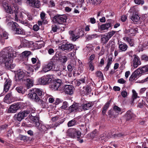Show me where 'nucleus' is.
<instances>
[{"label":"nucleus","instance_id":"f257e3e1","mask_svg":"<svg viewBox=\"0 0 148 148\" xmlns=\"http://www.w3.org/2000/svg\"><path fill=\"white\" fill-rule=\"evenodd\" d=\"M16 56V52L10 47L4 49L0 52V62L4 63L6 67L9 69H13L15 66L12 63V59Z\"/></svg>","mask_w":148,"mask_h":148},{"label":"nucleus","instance_id":"f03ea898","mask_svg":"<svg viewBox=\"0 0 148 148\" xmlns=\"http://www.w3.org/2000/svg\"><path fill=\"white\" fill-rule=\"evenodd\" d=\"M53 76L52 75H44L38 79L39 84L43 85H47L50 84L49 87L53 90H56L59 88L62 82L60 79H52Z\"/></svg>","mask_w":148,"mask_h":148},{"label":"nucleus","instance_id":"7ed1b4c3","mask_svg":"<svg viewBox=\"0 0 148 148\" xmlns=\"http://www.w3.org/2000/svg\"><path fill=\"white\" fill-rule=\"evenodd\" d=\"M3 7L4 8L5 11L10 14H12L14 16L16 20H18V19L22 18L23 17L22 12L19 10L18 6L14 5L12 6L9 5V4L6 2L3 3Z\"/></svg>","mask_w":148,"mask_h":148},{"label":"nucleus","instance_id":"20e7f679","mask_svg":"<svg viewBox=\"0 0 148 148\" xmlns=\"http://www.w3.org/2000/svg\"><path fill=\"white\" fill-rule=\"evenodd\" d=\"M30 99L34 101H38L40 99H42L44 94L40 89L34 88L31 91V92L28 95Z\"/></svg>","mask_w":148,"mask_h":148},{"label":"nucleus","instance_id":"39448f33","mask_svg":"<svg viewBox=\"0 0 148 148\" xmlns=\"http://www.w3.org/2000/svg\"><path fill=\"white\" fill-rule=\"evenodd\" d=\"M28 76L26 75V71L25 72L22 70L20 69L17 71V73L15 75V81L17 82H22Z\"/></svg>","mask_w":148,"mask_h":148},{"label":"nucleus","instance_id":"423d86ee","mask_svg":"<svg viewBox=\"0 0 148 148\" xmlns=\"http://www.w3.org/2000/svg\"><path fill=\"white\" fill-rule=\"evenodd\" d=\"M66 17L65 15L57 14L53 18L52 20L54 22L59 24H62L66 22Z\"/></svg>","mask_w":148,"mask_h":148},{"label":"nucleus","instance_id":"0eeeda50","mask_svg":"<svg viewBox=\"0 0 148 148\" xmlns=\"http://www.w3.org/2000/svg\"><path fill=\"white\" fill-rule=\"evenodd\" d=\"M23 1L33 8H39L41 5L40 2L38 0H23Z\"/></svg>","mask_w":148,"mask_h":148},{"label":"nucleus","instance_id":"6e6552de","mask_svg":"<svg viewBox=\"0 0 148 148\" xmlns=\"http://www.w3.org/2000/svg\"><path fill=\"white\" fill-rule=\"evenodd\" d=\"M22 103L21 102L15 103L11 105L9 108L8 112L10 113H15L21 108Z\"/></svg>","mask_w":148,"mask_h":148},{"label":"nucleus","instance_id":"1a4fd4ad","mask_svg":"<svg viewBox=\"0 0 148 148\" xmlns=\"http://www.w3.org/2000/svg\"><path fill=\"white\" fill-rule=\"evenodd\" d=\"M111 20V19L110 20V21H107V23L106 24L99 23L98 24V29L100 31L108 30L109 28L112 27V24L110 22Z\"/></svg>","mask_w":148,"mask_h":148},{"label":"nucleus","instance_id":"9d476101","mask_svg":"<svg viewBox=\"0 0 148 148\" xmlns=\"http://www.w3.org/2000/svg\"><path fill=\"white\" fill-rule=\"evenodd\" d=\"M59 47L62 51L68 52L71 51L74 49V47L73 44L67 43L65 44L62 45Z\"/></svg>","mask_w":148,"mask_h":148},{"label":"nucleus","instance_id":"9b49d317","mask_svg":"<svg viewBox=\"0 0 148 148\" xmlns=\"http://www.w3.org/2000/svg\"><path fill=\"white\" fill-rule=\"evenodd\" d=\"M26 116L25 114L23 111L15 114L13 117L14 120L20 122Z\"/></svg>","mask_w":148,"mask_h":148},{"label":"nucleus","instance_id":"f8f14e48","mask_svg":"<svg viewBox=\"0 0 148 148\" xmlns=\"http://www.w3.org/2000/svg\"><path fill=\"white\" fill-rule=\"evenodd\" d=\"M138 29L137 28L131 27L128 29H125L124 33L130 36H134L138 32Z\"/></svg>","mask_w":148,"mask_h":148},{"label":"nucleus","instance_id":"ddd939ff","mask_svg":"<svg viewBox=\"0 0 148 148\" xmlns=\"http://www.w3.org/2000/svg\"><path fill=\"white\" fill-rule=\"evenodd\" d=\"M47 97H43L42 99H40L38 101H35L39 104L41 107L44 108H47L48 107V105L47 103Z\"/></svg>","mask_w":148,"mask_h":148},{"label":"nucleus","instance_id":"4468645a","mask_svg":"<svg viewBox=\"0 0 148 148\" xmlns=\"http://www.w3.org/2000/svg\"><path fill=\"white\" fill-rule=\"evenodd\" d=\"M8 33L5 31L0 32V43L2 45L4 44L5 40L8 38Z\"/></svg>","mask_w":148,"mask_h":148},{"label":"nucleus","instance_id":"2eb2a0df","mask_svg":"<svg viewBox=\"0 0 148 148\" xmlns=\"http://www.w3.org/2000/svg\"><path fill=\"white\" fill-rule=\"evenodd\" d=\"M7 25L8 26L11 27V29L14 32L21 27L17 23L12 21L9 22Z\"/></svg>","mask_w":148,"mask_h":148},{"label":"nucleus","instance_id":"dca6fc26","mask_svg":"<svg viewBox=\"0 0 148 148\" xmlns=\"http://www.w3.org/2000/svg\"><path fill=\"white\" fill-rule=\"evenodd\" d=\"M25 80H24L22 82L25 84L27 88H29L33 85V81L32 79L29 77L28 76Z\"/></svg>","mask_w":148,"mask_h":148},{"label":"nucleus","instance_id":"f3484780","mask_svg":"<svg viewBox=\"0 0 148 148\" xmlns=\"http://www.w3.org/2000/svg\"><path fill=\"white\" fill-rule=\"evenodd\" d=\"M74 88L71 85H66L65 86L64 91L66 94L72 95L73 93Z\"/></svg>","mask_w":148,"mask_h":148},{"label":"nucleus","instance_id":"a211bd4d","mask_svg":"<svg viewBox=\"0 0 148 148\" xmlns=\"http://www.w3.org/2000/svg\"><path fill=\"white\" fill-rule=\"evenodd\" d=\"M134 58L133 60V66L134 67L137 68L138 66L141 64L140 58L137 55H134Z\"/></svg>","mask_w":148,"mask_h":148},{"label":"nucleus","instance_id":"6ab92c4d","mask_svg":"<svg viewBox=\"0 0 148 148\" xmlns=\"http://www.w3.org/2000/svg\"><path fill=\"white\" fill-rule=\"evenodd\" d=\"M54 66L50 62H49L47 64L45 65L43 67V70L45 72H48L52 69L54 71L56 70L54 69H53V67Z\"/></svg>","mask_w":148,"mask_h":148},{"label":"nucleus","instance_id":"aec40b11","mask_svg":"<svg viewBox=\"0 0 148 148\" xmlns=\"http://www.w3.org/2000/svg\"><path fill=\"white\" fill-rule=\"evenodd\" d=\"M36 110L35 108L32 106H29L27 107L26 110L23 111L26 116H27L29 114V116L30 114L32 115V113H34L35 112Z\"/></svg>","mask_w":148,"mask_h":148},{"label":"nucleus","instance_id":"412c9836","mask_svg":"<svg viewBox=\"0 0 148 148\" xmlns=\"http://www.w3.org/2000/svg\"><path fill=\"white\" fill-rule=\"evenodd\" d=\"M12 81L10 79H6L4 83V90L5 92L8 91L11 85Z\"/></svg>","mask_w":148,"mask_h":148},{"label":"nucleus","instance_id":"4be33fe9","mask_svg":"<svg viewBox=\"0 0 148 148\" xmlns=\"http://www.w3.org/2000/svg\"><path fill=\"white\" fill-rule=\"evenodd\" d=\"M29 118L33 121L36 126L38 127L40 126V123L39 122V118L38 115L32 116L31 115Z\"/></svg>","mask_w":148,"mask_h":148},{"label":"nucleus","instance_id":"5701e85b","mask_svg":"<svg viewBox=\"0 0 148 148\" xmlns=\"http://www.w3.org/2000/svg\"><path fill=\"white\" fill-rule=\"evenodd\" d=\"M31 52L29 51H25L21 54V57L22 59L24 61H27L28 60V56L31 54Z\"/></svg>","mask_w":148,"mask_h":148},{"label":"nucleus","instance_id":"b1692460","mask_svg":"<svg viewBox=\"0 0 148 148\" xmlns=\"http://www.w3.org/2000/svg\"><path fill=\"white\" fill-rule=\"evenodd\" d=\"M78 106L76 104H73L67 108V110L69 113L76 112L78 110Z\"/></svg>","mask_w":148,"mask_h":148},{"label":"nucleus","instance_id":"393cba45","mask_svg":"<svg viewBox=\"0 0 148 148\" xmlns=\"http://www.w3.org/2000/svg\"><path fill=\"white\" fill-rule=\"evenodd\" d=\"M134 114L131 110H128L125 114L126 121H129L135 117Z\"/></svg>","mask_w":148,"mask_h":148},{"label":"nucleus","instance_id":"a878e982","mask_svg":"<svg viewBox=\"0 0 148 148\" xmlns=\"http://www.w3.org/2000/svg\"><path fill=\"white\" fill-rule=\"evenodd\" d=\"M58 52H56L55 55L52 57V59L50 61V62L54 66V65L57 64L58 62L59 58L57 56V55H58Z\"/></svg>","mask_w":148,"mask_h":148},{"label":"nucleus","instance_id":"bb28decb","mask_svg":"<svg viewBox=\"0 0 148 148\" xmlns=\"http://www.w3.org/2000/svg\"><path fill=\"white\" fill-rule=\"evenodd\" d=\"M111 99H110L104 105L102 110V113L103 115L104 116L106 114V112L111 103Z\"/></svg>","mask_w":148,"mask_h":148},{"label":"nucleus","instance_id":"cd10ccee","mask_svg":"<svg viewBox=\"0 0 148 148\" xmlns=\"http://www.w3.org/2000/svg\"><path fill=\"white\" fill-rule=\"evenodd\" d=\"M69 33L70 35V38L72 41H75L77 39H78L80 37L79 35L76 36L74 34V31H69Z\"/></svg>","mask_w":148,"mask_h":148},{"label":"nucleus","instance_id":"c85d7f7f","mask_svg":"<svg viewBox=\"0 0 148 148\" xmlns=\"http://www.w3.org/2000/svg\"><path fill=\"white\" fill-rule=\"evenodd\" d=\"M119 45V48L120 51H125L127 50L128 46L125 43L122 42L121 44Z\"/></svg>","mask_w":148,"mask_h":148},{"label":"nucleus","instance_id":"c756f323","mask_svg":"<svg viewBox=\"0 0 148 148\" xmlns=\"http://www.w3.org/2000/svg\"><path fill=\"white\" fill-rule=\"evenodd\" d=\"M93 86V84L91 82H90L89 83H88V84L86 85L85 89L86 94H90L92 90L91 86Z\"/></svg>","mask_w":148,"mask_h":148},{"label":"nucleus","instance_id":"7c9ffc66","mask_svg":"<svg viewBox=\"0 0 148 148\" xmlns=\"http://www.w3.org/2000/svg\"><path fill=\"white\" fill-rule=\"evenodd\" d=\"M130 18L133 21L137 22L139 20L140 17L138 14L134 12L130 16Z\"/></svg>","mask_w":148,"mask_h":148},{"label":"nucleus","instance_id":"2f4dec72","mask_svg":"<svg viewBox=\"0 0 148 148\" xmlns=\"http://www.w3.org/2000/svg\"><path fill=\"white\" fill-rule=\"evenodd\" d=\"M51 120L53 122H59L61 120H64V122L65 121V118L62 119L60 115H57L51 118Z\"/></svg>","mask_w":148,"mask_h":148},{"label":"nucleus","instance_id":"473e14b6","mask_svg":"<svg viewBox=\"0 0 148 148\" xmlns=\"http://www.w3.org/2000/svg\"><path fill=\"white\" fill-rule=\"evenodd\" d=\"M64 120H61L59 122H56L55 123L50 124L49 125V127H48V129H49V128L50 129L57 127L60 124L64 122Z\"/></svg>","mask_w":148,"mask_h":148},{"label":"nucleus","instance_id":"72a5a7b5","mask_svg":"<svg viewBox=\"0 0 148 148\" xmlns=\"http://www.w3.org/2000/svg\"><path fill=\"white\" fill-rule=\"evenodd\" d=\"M93 105V104H92L91 102H89L83 104L82 105V108H83V110L85 111L89 109Z\"/></svg>","mask_w":148,"mask_h":148},{"label":"nucleus","instance_id":"f704fd0d","mask_svg":"<svg viewBox=\"0 0 148 148\" xmlns=\"http://www.w3.org/2000/svg\"><path fill=\"white\" fill-rule=\"evenodd\" d=\"M98 35L96 34L87 35L86 36V40L89 41L97 38Z\"/></svg>","mask_w":148,"mask_h":148},{"label":"nucleus","instance_id":"c9c22d12","mask_svg":"<svg viewBox=\"0 0 148 148\" xmlns=\"http://www.w3.org/2000/svg\"><path fill=\"white\" fill-rule=\"evenodd\" d=\"M77 121L75 120V119H73L68 123L67 125L68 127H69L77 125Z\"/></svg>","mask_w":148,"mask_h":148},{"label":"nucleus","instance_id":"e433bc0d","mask_svg":"<svg viewBox=\"0 0 148 148\" xmlns=\"http://www.w3.org/2000/svg\"><path fill=\"white\" fill-rule=\"evenodd\" d=\"M95 76L100 79L102 81L104 80L103 74L101 71H97L95 72Z\"/></svg>","mask_w":148,"mask_h":148},{"label":"nucleus","instance_id":"4c0bfd02","mask_svg":"<svg viewBox=\"0 0 148 148\" xmlns=\"http://www.w3.org/2000/svg\"><path fill=\"white\" fill-rule=\"evenodd\" d=\"M20 138L21 140L23 141L24 142H28L31 140L30 138L27 136L21 135L20 136Z\"/></svg>","mask_w":148,"mask_h":148},{"label":"nucleus","instance_id":"58836bf2","mask_svg":"<svg viewBox=\"0 0 148 148\" xmlns=\"http://www.w3.org/2000/svg\"><path fill=\"white\" fill-rule=\"evenodd\" d=\"M115 112L113 110H110L108 112V114L109 117L114 118L116 117V115L115 114Z\"/></svg>","mask_w":148,"mask_h":148},{"label":"nucleus","instance_id":"ea45409f","mask_svg":"<svg viewBox=\"0 0 148 148\" xmlns=\"http://www.w3.org/2000/svg\"><path fill=\"white\" fill-rule=\"evenodd\" d=\"M140 68H138L134 71L133 72L137 78L140 77L143 74L142 72H141V71H140Z\"/></svg>","mask_w":148,"mask_h":148},{"label":"nucleus","instance_id":"a19ab883","mask_svg":"<svg viewBox=\"0 0 148 148\" xmlns=\"http://www.w3.org/2000/svg\"><path fill=\"white\" fill-rule=\"evenodd\" d=\"M16 90L19 93H21L24 94L25 92V89L22 86L17 87L16 88Z\"/></svg>","mask_w":148,"mask_h":148},{"label":"nucleus","instance_id":"79ce46f5","mask_svg":"<svg viewBox=\"0 0 148 148\" xmlns=\"http://www.w3.org/2000/svg\"><path fill=\"white\" fill-rule=\"evenodd\" d=\"M124 40H126L127 42L129 43L130 46H133L134 45V43L133 40L128 37H125L124 38Z\"/></svg>","mask_w":148,"mask_h":148},{"label":"nucleus","instance_id":"37998d69","mask_svg":"<svg viewBox=\"0 0 148 148\" xmlns=\"http://www.w3.org/2000/svg\"><path fill=\"white\" fill-rule=\"evenodd\" d=\"M79 80L80 81V83H81V84H88L89 81L87 80V77L84 76V77H82L80 78Z\"/></svg>","mask_w":148,"mask_h":148},{"label":"nucleus","instance_id":"c03bdc74","mask_svg":"<svg viewBox=\"0 0 148 148\" xmlns=\"http://www.w3.org/2000/svg\"><path fill=\"white\" fill-rule=\"evenodd\" d=\"M139 68L140 69V71L143 74L146 72H148V65H146L142 67H140Z\"/></svg>","mask_w":148,"mask_h":148},{"label":"nucleus","instance_id":"a18cd8bd","mask_svg":"<svg viewBox=\"0 0 148 148\" xmlns=\"http://www.w3.org/2000/svg\"><path fill=\"white\" fill-rule=\"evenodd\" d=\"M69 106L68 103L66 101H64L63 102L62 105L61 107V108L62 110H67V109L68 108Z\"/></svg>","mask_w":148,"mask_h":148},{"label":"nucleus","instance_id":"49530a36","mask_svg":"<svg viewBox=\"0 0 148 148\" xmlns=\"http://www.w3.org/2000/svg\"><path fill=\"white\" fill-rule=\"evenodd\" d=\"M75 138H77V140H80L81 136V133L79 131H75L74 132Z\"/></svg>","mask_w":148,"mask_h":148},{"label":"nucleus","instance_id":"de8ad7c7","mask_svg":"<svg viewBox=\"0 0 148 148\" xmlns=\"http://www.w3.org/2000/svg\"><path fill=\"white\" fill-rule=\"evenodd\" d=\"M14 33L15 34L23 35L24 34V32L23 31V29L20 27Z\"/></svg>","mask_w":148,"mask_h":148},{"label":"nucleus","instance_id":"09e8293b","mask_svg":"<svg viewBox=\"0 0 148 148\" xmlns=\"http://www.w3.org/2000/svg\"><path fill=\"white\" fill-rule=\"evenodd\" d=\"M113 110L118 114L121 111V109L116 105H115L114 106Z\"/></svg>","mask_w":148,"mask_h":148},{"label":"nucleus","instance_id":"8fccbe9b","mask_svg":"<svg viewBox=\"0 0 148 148\" xmlns=\"http://www.w3.org/2000/svg\"><path fill=\"white\" fill-rule=\"evenodd\" d=\"M26 69L27 70V71H26L27 74H30V73H33L34 70L33 68L32 67H31L29 66H27L26 67Z\"/></svg>","mask_w":148,"mask_h":148},{"label":"nucleus","instance_id":"3c124183","mask_svg":"<svg viewBox=\"0 0 148 148\" xmlns=\"http://www.w3.org/2000/svg\"><path fill=\"white\" fill-rule=\"evenodd\" d=\"M90 1L93 5H97L100 4L101 1V0H90Z\"/></svg>","mask_w":148,"mask_h":148},{"label":"nucleus","instance_id":"603ef678","mask_svg":"<svg viewBox=\"0 0 148 148\" xmlns=\"http://www.w3.org/2000/svg\"><path fill=\"white\" fill-rule=\"evenodd\" d=\"M101 39L103 43L105 44H106L110 39L106 35H104V36L102 37Z\"/></svg>","mask_w":148,"mask_h":148},{"label":"nucleus","instance_id":"864d4df0","mask_svg":"<svg viewBox=\"0 0 148 148\" xmlns=\"http://www.w3.org/2000/svg\"><path fill=\"white\" fill-rule=\"evenodd\" d=\"M10 125L9 123L5 124L0 126V129L1 130H6L7 128Z\"/></svg>","mask_w":148,"mask_h":148},{"label":"nucleus","instance_id":"5fc2aeb1","mask_svg":"<svg viewBox=\"0 0 148 148\" xmlns=\"http://www.w3.org/2000/svg\"><path fill=\"white\" fill-rule=\"evenodd\" d=\"M133 95L132 97V103L134 102V100L136 99L137 97H138L137 95V93L134 90H133Z\"/></svg>","mask_w":148,"mask_h":148},{"label":"nucleus","instance_id":"6e6d98bb","mask_svg":"<svg viewBox=\"0 0 148 148\" xmlns=\"http://www.w3.org/2000/svg\"><path fill=\"white\" fill-rule=\"evenodd\" d=\"M116 32V31L112 30L111 32H108L106 35L108 37V38L110 39L115 34Z\"/></svg>","mask_w":148,"mask_h":148},{"label":"nucleus","instance_id":"4d7b16f0","mask_svg":"<svg viewBox=\"0 0 148 148\" xmlns=\"http://www.w3.org/2000/svg\"><path fill=\"white\" fill-rule=\"evenodd\" d=\"M40 62L38 60L36 65L33 66V68L36 70H37L40 67Z\"/></svg>","mask_w":148,"mask_h":148},{"label":"nucleus","instance_id":"13d9d810","mask_svg":"<svg viewBox=\"0 0 148 148\" xmlns=\"http://www.w3.org/2000/svg\"><path fill=\"white\" fill-rule=\"evenodd\" d=\"M141 59L142 61L145 62L148 61V56L145 54H143L141 56Z\"/></svg>","mask_w":148,"mask_h":148},{"label":"nucleus","instance_id":"bf43d9fd","mask_svg":"<svg viewBox=\"0 0 148 148\" xmlns=\"http://www.w3.org/2000/svg\"><path fill=\"white\" fill-rule=\"evenodd\" d=\"M94 63L92 61H90L88 62V65L91 71H93L94 70V66L93 65Z\"/></svg>","mask_w":148,"mask_h":148},{"label":"nucleus","instance_id":"052dcab7","mask_svg":"<svg viewBox=\"0 0 148 148\" xmlns=\"http://www.w3.org/2000/svg\"><path fill=\"white\" fill-rule=\"evenodd\" d=\"M55 3L53 0H50L49 2V7L53 8L55 7Z\"/></svg>","mask_w":148,"mask_h":148},{"label":"nucleus","instance_id":"680f3d73","mask_svg":"<svg viewBox=\"0 0 148 148\" xmlns=\"http://www.w3.org/2000/svg\"><path fill=\"white\" fill-rule=\"evenodd\" d=\"M135 3L137 4L143 5L144 3V1L143 0H134Z\"/></svg>","mask_w":148,"mask_h":148},{"label":"nucleus","instance_id":"e2e57ef3","mask_svg":"<svg viewBox=\"0 0 148 148\" xmlns=\"http://www.w3.org/2000/svg\"><path fill=\"white\" fill-rule=\"evenodd\" d=\"M75 3H78V5H80V7L82 6V4L84 3V0H74Z\"/></svg>","mask_w":148,"mask_h":148},{"label":"nucleus","instance_id":"0e129e2a","mask_svg":"<svg viewBox=\"0 0 148 148\" xmlns=\"http://www.w3.org/2000/svg\"><path fill=\"white\" fill-rule=\"evenodd\" d=\"M74 69V66L72 64H69L67 66V69L69 72H71Z\"/></svg>","mask_w":148,"mask_h":148},{"label":"nucleus","instance_id":"69168bd1","mask_svg":"<svg viewBox=\"0 0 148 148\" xmlns=\"http://www.w3.org/2000/svg\"><path fill=\"white\" fill-rule=\"evenodd\" d=\"M46 14L44 12H42L40 13V16L41 19L43 21H44L45 19V16Z\"/></svg>","mask_w":148,"mask_h":148},{"label":"nucleus","instance_id":"338daca9","mask_svg":"<svg viewBox=\"0 0 148 148\" xmlns=\"http://www.w3.org/2000/svg\"><path fill=\"white\" fill-rule=\"evenodd\" d=\"M137 78L136 76L135 75L134 73H133L129 78V80L131 81H133L135 80V78Z\"/></svg>","mask_w":148,"mask_h":148},{"label":"nucleus","instance_id":"774afa93","mask_svg":"<svg viewBox=\"0 0 148 148\" xmlns=\"http://www.w3.org/2000/svg\"><path fill=\"white\" fill-rule=\"evenodd\" d=\"M68 60V58L66 56H62L61 59V61L63 63H65Z\"/></svg>","mask_w":148,"mask_h":148}]
</instances>
